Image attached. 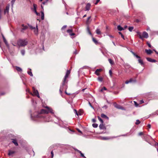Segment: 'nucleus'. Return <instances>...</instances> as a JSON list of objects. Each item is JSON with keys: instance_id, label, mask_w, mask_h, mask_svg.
<instances>
[{"instance_id": "6", "label": "nucleus", "mask_w": 158, "mask_h": 158, "mask_svg": "<svg viewBox=\"0 0 158 158\" xmlns=\"http://www.w3.org/2000/svg\"><path fill=\"white\" fill-rule=\"evenodd\" d=\"M114 106L115 108L118 109H121L123 110H125V109L124 108V107L117 104L116 103H115L114 104Z\"/></svg>"}, {"instance_id": "39", "label": "nucleus", "mask_w": 158, "mask_h": 158, "mask_svg": "<svg viewBox=\"0 0 158 158\" xmlns=\"http://www.w3.org/2000/svg\"><path fill=\"white\" fill-rule=\"evenodd\" d=\"M21 53L23 56H24L25 54V51L24 50H21Z\"/></svg>"}, {"instance_id": "57", "label": "nucleus", "mask_w": 158, "mask_h": 158, "mask_svg": "<svg viewBox=\"0 0 158 158\" xmlns=\"http://www.w3.org/2000/svg\"><path fill=\"white\" fill-rule=\"evenodd\" d=\"M143 102H144V101H143V100H140V104H142Z\"/></svg>"}, {"instance_id": "30", "label": "nucleus", "mask_w": 158, "mask_h": 158, "mask_svg": "<svg viewBox=\"0 0 158 158\" xmlns=\"http://www.w3.org/2000/svg\"><path fill=\"white\" fill-rule=\"evenodd\" d=\"M96 33L98 34H101V31L99 29L97 28L96 31Z\"/></svg>"}, {"instance_id": "3", "label": "nucleus", "mask_w": 158, "mask_h": 158, "mask_svg": "<svg viewBox=\"0 0 158 158\" xmlns=\"http://www.w3.org/2000/svg\"><path fill=\"white\" fill-rule=\"evenodd\" d=\"M64 84H65V82L64 83ZM65 86V93L66 94H67V95H69L70 94V93H68L67 92H66V89H67V86H66L65 85V84H64L63 85V83H62V85H61L60 86V94H62V91H63V88H64V86Z\"/></svg>"}, {"instance_id": "47", "label": "nucleus", "mask_w": 158, "mask_h": 158, "mask_svg": "<svg viewBox=\"0 0 158 158\" xmlns=\"http://www.w3.org/2000/svg\"><path fill=\"white\" fill-rule=\"evenodd\" d=\"M109 74H110V76H112V71H111V70H109Z\"/></svg>"}, {"instance_id": "26", "label": "nucleus", "mask_w": 158, "mask_h": 158, "mask_svg": "<svg viewBox=\"0 0 158 158\" xmlns=\"http://www.w3.org/2000/svg\"><path fill=\"white\" fill-rule=\"evenodd\" d=\"M110 139V138L109 137H102L101 138V139H102V140H107V139Z\"/></svg>"}, {"instance_id": "44", "label": "nucleus", "mask_w": 158, "mask_h": 158, "mask_svg": "<svg viewBox=\"0 0 158 158\" xmlns=\"http://www.w3.org/2000/svg\"><path fill=\"white\" fill-rule=\"evenodd\" d=\"M67 32L70 34L72 32V31L71 29H68L67 30Z\"/></svg>"}, {"instance_id": "55", "label": "nucleus", "mask_w": 158, "mask_h": 158, "mask_svg": "<svg viewBox=\"0 0 158 158\" xmlns=\"http://www.w3.org/2000/svg\"><path fill=\"white\" fill-rule=\"evenodd\" d=\"M143 135V133L142 132H140L139 133V135Z\"/></svg>"}, {"instance_id": "29", "label": "nucleus", "mask_w": 158, "mask_h": 158, "mask_svg": "<svg viewBox=\"0 0 158 158\" xmlns=\"http://www.w3.org/2000/svg\"><path fill=\"white\" fill-rule=\"evenodd\" d=\"M108 61L111 64L113 65L114 64V61L111 59H108Z\"/></svg>"}, {"instance_id": "16", "label": "nucleus", "mask_w": 158, "mask_h": 158, "mask_svg": "<svg viewBox=\"0 0 158 158\" xmlns=\"http://www.w3.org/2000/svg\"><path fill=\"white\" fill-rule=\"evenodd\" d=\"M2 38H3V40L4 42L5 43V44H6V45L7 47L9 48V44H8V43H7V41L6 40V39H5V37L3 35H2Z\"/></svg>"}, {"instance_id": "37", "label": "nucleus", "mask_w": 158, "mask_h": 158, "mask_svg": "<svg viewBox=\"0 0 158 158\" xmlns=\"http://www.w3.org/2000/svg\"><path fill=\"white\" fill-rule=\"evenodd\" d=\"M98 119L101 123H103V121L101 118L99 116H98Z\"/></svg>"}, {"instance_id": "50", "label": "nucleus", "mask_w": 158, "mask_h": 158, "mask_svg": "<svg viewBox=\"0 0 158 158\" xmlns=\"http://www.w3.org/2000/svg\"><path fill=\"white\" fill-rule=\"evenodd\" d=\"M134 102L135 103V105L136 106H138V104L136 102L134 101Z\"/></svg>"}, {"instance_id": "46", "label": "nucleus", "mask_w": 158, "mask_h": 158, "mask_svg": "<svg viewBox=\"0 0 158 158\" xmlns=\"http://www.w3.org/2000/svg\"><path fill=\"white\" fill-rule=\"evenodd\" d=\"M67 26L66 25H64V26L61 28V30H63Z\"/></svg>"}, {"instance_id": "64", "label": "nucleus", "mask_w": 158, "mask_h": 158, "mask_svg": "<svg viewBox=\"0 0 158 158\" xmlns=\"http://www.w3.org/2000/svg\"><path fill=\"white\" fill-rule=\"evenodd\" d=\"M121 37L124 39V36L122 34V35H121Z\"/></svg>"}, {"instance_id": "9", "label": "nucleus", "mask_w": 158, "mask_h": 158, "mask_svg": "<svg viewBox=\"0 0 158 158\" xmlns=\"http://www.w3.org/2000/svg\"><path fill=\"white\" fill-rule=\"evenodd\" d=\"M32 89H33V92L34 94H33L31 93H30V94L31 95H36V94H38V93H39L38 90H37L35 89V88L34 87H33L32 88Z\"/></svg>"}, {"instance_id": "41", "label": "nucleus", "mask_w": 158, "mask_h": 158, "mask_svg": "<svg viewBox=\"0 0 158 158\" xmlns=\"http://www.w3.org/2000/svg\"><path fill=\"white\" fill-rule=\"evenodd\" d=\"M91 17V16H89L87 20H86V22L87 24H88L89 23V19H90Z\"/></svg>"}, {"instance_id": "31", "label": "nucleus", "mask_w": 158, "mask_h": 158, "mask_svg": "<svg viewBox=\"0 0 158 158\" xmlns=\"http://www.w3.org/2000/svg\"><path fill=\"white\" fill-rule=\"evenodd\" d=\"M87 32L89 34H90L91 35H92V34L90 31V30L89 29V27L88 26L87 27Z\"/></svg>"}, {"instance_id": "24", "label": "nucleus", "mask_w": 158, "mask_h": 158, "mask_svg": "<svg viewBox=\"0 0 158 158\" xmlns=\"http://www.w3.org/2000/svg\"><path fill=\"white\" fill-rule=\"evenodd\" d=\"M28 69L30 70V71H27V73L31 76L32 77L33 76V75L32 72H31V69L29 68Z\"/></svg>"}, {"instance_id": "51", "label": "nucleus", "mask_w": 158, "mask_h": 158, "mask_svg": "<svg viewBox=\"0 0 158 158\" xmlns=\"http://www.w3.org/2000/svg\"><path fill=\"white\" fill-rule=\"evenodd\" d=\"M78 52L77 51V50L76 49L75 50V51L74 52V53L75 54H77L78 53Z\"/></svg>"}, {"instance_id": "36", "label": "nucleus", "mask_w": 158, "mask_h": 158, "mask_svg": "<svg viewBox=\"0 0 158 158\" xmlns=\"http://www.w3.org/2000/svg\"><path fill=\"white\" fill-rule=\"evenodd\" d=\"M133 29L134 27H130L128 28V30L130 31H131Z\"/></svg>"}, {"instance_id": "45", "label": "nucleus", "mask_w": 158, "mask_h": 158, "mask_svg": "<svg viewBox=\"0 0 158 158\" xmlns=\"http://www.w3.org/2000/svg\"><path fill=\"white\" fill-rule=\"evenodd\" d=\"M106 90V88L105 87H104L103 88H102L101 89V91L102 92L103 91V90Z\"/></svg>"}, {"instance_id": "15", "label": "nucleus", "mask_w": 158, "mask_h": 158, "mask_svg": "<svg viewBox=\"0 0 158 158\" xmlns=\"http://www.w3.org/2000/svg\"><path fill=\"white\" fill-rule=\"evenodd\" d=\"M146 59L148 61H149L150 62H155L156 61L155 60L152 59L148 57Z\"/></svg>"}, {"instance_id": "43", "label": "nucleus", "mask_w": 158, "mask_h": 158, "mask_svg": "<svg viewBox=\"0 0 158 158\" xmlns=\"http://www.w3.org/2000/svg\"><path fill=\"white\" fill-rule=\"evenodd\" d=\"M147 45H148V46L149 47V48H153L152 47L151 45V44H150V43H149L148 42H147Z\"/></svg>"}, {"instance_id": "13", "label": "nucleus", "mask_w": 158, "mask_h": 158, "mask_svg": "<svg viewBox=\"0 0 158 158\" xmlns=\"http://www.w3.org/2000/svg\"><path fill=\"white\" fill-rule=\"evenodd\" d=\"M90 6V4L89 3H88L86 4L85 7L86 10L88 11L89 10Z\"/></svg>"}, {"instance_id": "7", "label": "nucleus", "mask_w": 158, "mask_h": 158, "mask_svg": "<svg viewBox=\"0 0 158 158\" xmlns=\"http://www.w3.org/2000/svg\"><path fill=\"white\" fill-rule=\"evenodd\" d=\"M10 5L9 4H8L6 7V9L4 10V14L5 15L6 14H8L9 12V7H10Z\"/></svg>"}, {"instance_id": "23", "label": "nucleus", "mask_w": 158, "mask_h": 158, "mask_svg": "<svg viewBox=\"0 0 158 158\" xmlns=\"http://www.w3.org/2000/svg\"><path fill=\"white\" fill-rule=\"evenodd\" d=\"M12 142L15 144V146H17L18 145V143L17 142V140L15 139H13Z\"/></svg>"}, {"instance_id": "58", "label": "nucleus", "mask_w": 158, "mask_h": 158, "mask_svg": "<svg viewBox=\"0 0 158 158\" xmlns=\"http://www.w3.org/2000/svg\"><path fill=\"white\" fill-rule=\"evenodd\" d=\"M70 35L71 36L74 35H75V34L74 33H71L70 34Z\"/></svg>"}, {"instance_id": "2", "label": "nucleus", "mask_w": 158, "mask_h": 158, "mask_svg": "<svg viewBox=\"0 0 158 158\" xmlns=\"http://www.w3.org/2000/svg\"><path fill=\"white\" fill-rule=\"evenodd\" d=\"M28 42L26 40L20 39L17 42V44L19 47H23L27 45Z\"/></svg>"}, {"instance_id": "38", "label": "nucleus", "mask_w": 158, "mask_h": 158, "mask_svg": "<svg viewBox=\"0 0 158 158\" xmlns=\"http://www.w3.org/2000/svg\"><path fill=\"white\" fill-rule=\"evenodd\" d=\"M137 33L138 35H139V38L141 39H142L143 37H142V36L141 35V33H140V32H137Z\"/></svg>"}, {"instance_id": "42", "label": "nucleus", "mask_w": 158, "mask_h": 158, "mask_svg": "<svg viewBox=\"0 0 158 158\" xmlns=\"http://www.w3.org/2000/svg\"><path fill=\"white\" fill-rule=\"evenodd\" d=\"M140 123V122L139 120H136V122H135V123L136 124L138 125V124H139Z\"/></svg>"}, {"instance_id": "5", "label": "nucleus", "mask_w": 158, "mask_h": 158, "mask_svg": "<svg viewBox=\"0 0 158 158\" xmlns=\"http://www.w3.org/2000/svg\"><path fill=\"white\" fill-rule=\"evenodd\" d=\"M70 73V70H68L66 72L65 75L64 76V78L63 80V85L64 84V83L65 82L66 79L67 78L69 75Z\"/></svg>"}, {"instance_id": "32", "label": "nucleus", "mask_w": 158, "mask_h": 158, "mask_svg": "<svg viewBox=\"0 0 158 158\" xmlns=\"http://www.w3.org/2000/svg\"><path fill=\"white\" fill-rule=\"evenodd\" d=\"M98 80L100 82H102L103 80V78L101 77H99L98 78Z\"/></svg>"}, {"instance_id": "40", "label": "nucleus", "mask_w": 158, "mask_h": 158, "mask_svg": "<svg viewBox=\"0 0 158 158\" xmlns=\"http://www.w3.org/2000/svg\"><path fill=\"white\" fill-rule=\"evenodd\" d=\"M92 126L94 128H97L98 126V124L97 123H94L93 124Z\"/></svg>"}, {"instance_id": "12", "label": "nucleus", "mask_w": 158, "mask_h": 158, "mask_svg": "<svg viewBox=\"0 0 158 158\" xmlns=\"http://www.w3.org/2000/svg\"><path fill=\"white\" fill-rule=\"evenodd\" d=\"M143 38H147L148 37V33L146 31H144L143 33V35L142 36Z\"/></svg>"}, {"instance_id": "22", "label": "nucleus", "mask_w": 158, "mask_h": 158, "mask_svg": "<svg viewBox=\"0 0 158 158\" xmlns=\"http://www.w3.org/2000/svg\"><path fill=\"white\" fill-rule=\"evenodd\" d=\"M138 59H139L138 60V61L139 63H140L141 65L143 66V65L144 63L143 62V60L140 59V58Z\"/></svg>"}, {"instance_id": "27", "label": "nucleus", "mask_w": 158, "mask_h": 158, "mask_svg": "<svg viewBox=\"0 0 158 158\" xmlns=\"http://www.w3.org/2000/svg\"><path fill=\"white\" fill-rule=\"evenodd\" d=\"M36 27H37V25H36ZM34 32L35 33L36 35L37 34L38 31V28H35V27H34Z\"/></svg>"}, {"instance_id": "52", "label": "nucleus", "mask_w": 158, "mask_h": 158, "mask_svg": "<svg viewBox=\"0 0 158 158\" xmlns=\"http://www.w3.org/2000/svg\"><path fill=\"white\" fill-rule=\"evenodd\" d=\"M92 122H93L94 123V122H96V119L95 118H93L92 119Z\"/></svg>"}, {"instance_id": "1", "label": "nucleus", "mask_w": 158, "mask_h": 158, "mask_svg": "<svg viewBox=\"0 0 158 158\" xmlns=\"http://www.w3.org/2000/svg\"><path fill=\"white\" fill-rule=\"evenodd\" d=\"M46 109H42L38 113H36L35 114L33 115L31 114V118L33 120H36L35 118H41L43 119L45 122H49L52 120L50 116L48 114L49 113L54 114V112L52 108L46 106L45 107Z\"/></svg>"}, {"instance_id": "49", "label": "nucleus", "mask_w": 158, "mask_h": 158, "mask_svg": "<svg viewBox=\"0 0 158 158\" xmlns=\"http://www.w3.org/2000/svg\"><path fill=\"white\" fill-rule=\"evenodd\" d=\"M15 0H12L11 1V4L12 6H13L14 3L15 2Z\"/></svg>"}, {"instance_id": "28", "label": "nucleus", "mask_w": 158, "mask_h": 158, "mask_svg": "<svg viewBox=\"0 0 158 158\" xmlns=\"http://www.w3.org/2000/svg\"><path fill=\"white\" fill-rule=\"evenodd\" d=\"M16 69L18 72H21L22 71V69L19 67L18 66L16 67Z\"/></svg>"}, {"instance_id": "11", "label": "nucleus", "mask_w": 158, "mask_h": 158, "mask_svg": "<svg viewBox=\"0 0 158 158\" xmlns=\"http://www.w3.org/2000/svg\"><path fill=\"white\" fill-rule=\"evenodd\" d=\"M136 82V81L135 80H133L131 78L130 79V80L129 81H127L125 82V83L126 84H128L129 83L133 82L135 83Z\"/></svg>"}, {"instance_id": "48", "label": "nucleus", "mask_w": 158, "mask_h": 158, "mask_svg": "<svg viewBox=\"0 0 158 158\" xmlns=\"http://www.w3.org/2000/svg\"><path fill=\"white\" fill-rule=\"evenodd\" d=\"M51 156H52V158L53 157L54 154H53V152L52 151H51Z\"/></svg>"}, {"instance_id": "10", "label": "nucleus", "mask_w": 158, "mask_h": 158, "mask_svg": "<svg viewBox=\"0 0 158 158\" xmlns=\"http://www.w3.org/2000/svg\"><path fill=\"white\" fill-rule=\"evenodd\" d=\"M73 148L77 152H79V153H80L81 154V156H82V157L84 158H86L84 155L82 153V152H81V151H80V150H78L77 149L75 148Z\"/></svg>"}, {"instance_id": "20", "label": "nucleus", "mask_w": 158, "mask_h": 158, "mask_svg": "<svg viewBox=\"0 0 158 158\" xmlns=\"http://www.w3.org/2000/svg\"><path fill=\"white\" fill-rule=\"evenodd\" d=\"M99 127L100 129H104L105 128V126L103 123H101L100 124Z\"/></svg>"}, {"instance_id": "25", "label": "nucleus", "mask_w": 158, "mask_h": 158, "mask_svg": "<svg viewBox=\"0 0 158 158\" xmlns=\"http://www.w3.org/2000/svg\"><path fill=\"white\" fill-rule=\"evenodd\" d=\"M41 19L42 20H43L44 19V14L43 11H41Z\"/></svg>"}, {"instance_id": "17", "label": "nucleus", "mask_w": 158, "mask_h": 158, "mask_svg": "<svg viewBox=\"0 0 158 158\" xmlns=\"http://www.w3.org/2000/svg\"><path fill=\"white\" fill-rule=\"evenodd\" d=\"M145 52L148 54H150L152 53V51L150 49L147 50L146 49Z\"/></svg>"}, {"instance_id": "18", "label": "nucleus", "mask_w": 158, "mask_h": 158, "mask_svg": "<svg viewBox=\"0 0 158 158\" xmlns=\"http://www.w3.org/2000/svg\"><path fill=\"white\" fill-rule=\"evenodd\" d=\"M101 117L103 118H105L107 120L109 119V118L106 116V115L103 114H101Z\"/></svg>"}, {"instance_id": "62", "label": "nucleus", "mask_w": 158, "mask_h": 158, "mask_svg": "<svg viewBox=\"0 0 158 158\" xmlns=\"http://www.w3.org/2000/svg\"><path fill=\"white\" fill-rule=\"evenodd\" d=\"M148 127L149 128H151V126L150 124H148Z\"/></svg>"}, {"instance_id": "59", "label": "nucleus", "mask_w": 158, "mask_h": 158, "mask_svg": "<svg viewBox=\"0 0 158 158\" xmlns=\"http://www.w3.org/2000/svg\"><path fill=\"white\" fill-rule=\"evenodd\" d=\"M77 130L79 132L82 133V132L79 129H77Z\"/></svg>"}, {"instance_id": "14", "label": "nucleus", "mask_w": 158, "mask_h": 158, "mask_svg": "<svg viewBox=\"0 0 158 158\" xmlns=\"http://www.w3.org/2000/svg\"><path fill=\"white\" fill-rule=\"evenodd\" d=\"M22 26L23 27L21 29V32H23V31L26 29L28 28L27 26H25L24 24H23L22 25Z\"/></svg>"}, {"instance_id": "35", "label": "nucleus", "mask_w": 158, "mask_h": 158, "mask_svg": "<svg viewBox=\"0 0 158 158\" xmlns=\"http://www.w3.org/2000/svg\"><path fill=\"white\" fill-rule=\"evenodd\" d=\"M133 55L137 58H140V57L137 55L135 53H133Z\"/></svg>"}, {"instance_id": "61", "label": "nucleus", "mask_w": 158, "mask_h": 158, "mask_svg": "<svg viewBox=\"0 0 158 158\" xmlns=\"http://www.w3.org/2000/svg\"><path fill=\"white\" fill-rule=\"evenodd\" d=\"M36 96L38 98H40V95H39V94L38 93V94H36Z\"/></svg>"}, {"instance_id": "60", "label": "nucleus", "mask_w": 158, "mask_h": 158, "mask_svg": "<svg viewBox=\"0 0 158 158\" xmlns=\"http://www.w3.org/2000/svg\"><path fill=\"white\" fill-rule=\"evenodd\" d=\"M74 111H75V113L76 114L78 115V113H77V110H74Z\"/></svg>"}, {"instance_id": "4", "label": "nucleus", "mask_w": 158, "mask_h": 158, "mask_svg": "<svg viewBox=\"0 0 158 158\" xmlns=\"http://www.w3.org/2000/svg\"><path fill=\"white\" fill-rule=\"evenodd\" d=\"M37 8V6L36 5L34 4L33 5V8H31V10L33 12H34L35 14L37 16H40V13H38L36 11V8Z\"/></svg>"}, {"instance_id": "54", "label": "nucleus", "mask_w": 158, "mask_h": 158, "mask_svg": "<svg viewBox=\"0 0 158 158\" xmlns=\"http://www.w3.org/2000/svg\"><path fill=\"white\" fill-rule=\"evenodd\" d=\"M89 105H90V106H91L92 108H94L92 106V105H91V103H90L89 102Z\"/></svg>"}, {"instance_id": "8", "label": "nucleus", "mask_w": 158, "mask_h": 158, "mask_svg": "<svg viewBox=\"0 0 158 158\" xmlns=\"http://www.w3.org/2000/svg\"><path fill=\"white\" fill-rule=\"evenodd\" d=\"M8 152V155L12 156H13V155L15 153V151L11 150H9Z\"/></svg>"}, {"instance_id": "53", "label": "nucleus", "mask_w": 158, "mask_h": 158, "mask_svg": "<svg viewBox=\"0 0 158 158\" xmlns=\"http://www.w3.org/2000/svg\"><path fill=\"white\" fill-rule=\"evenodd\" d=\"M5 94V93L4 92H2L0 94V95L1 96V95H3Z\"/></svg>"}, {"instance_id": "19", "label": "nucleus", "mask_w": 158, "mask_h": 158, "mask_svg": "<svg viewBox=\"0 0 158 158\" xmlns=\"http://www.w3.org/2000/svg\"><path fill=\"white\" fill-rule=\"evenodd\" d=\"M101 69H97L95 72V73L97 75H99V74L98 73L99 72H100L102 71Z\"/></svg>"}, {"instance_id": "34", "label": "nucleus", "mask_w": 158, "mask_h": 158, "mask_svg": "<svg viewBox=\"0 0 158 158\" xmlns=\"http://www.w3.org/2000/svg\"><path fill=\"white\" fill-rule=\"evenodd\" d=\"M133 55L137 58H140V57L137 55L135 53H133Z\"/></svg>"}, {"instance_id": "33", "label": "nucleus", "mask_w": 158, "mask_h": 158, "mask_svg": "<svg viewBox=\"0 0 158 158\" xmlns=\"http://www.w3.org/2000/svg\"><path fill=\"white\" fill-rule=\"evenodd\" d=\"M92 40L94 42L95 44H97L98 43V41L94 37H92Z\"/></svg>"}, {"instance_id": "21", "label": "nucleus", "mask_w": 158, "mask_h": 158, "mask_svg": "<svg viewBox=\"0 0 158 158\" xmlns=\"http://www.w3.org/2000/svg\"><path fill=\"white\" fill-rule=\"evenodd\" d=\"M117 29L118 31H121L123 30H124L123 28L120 25H119L117 26Z\"/></svg>"}, {"instance_id": "63", "label": "nucleus", "mask_w": 158, "mask_h": 158, "mask_svg": "<svg viewBox=\"0 0 158 158\" xmlns=\"http://www.w3.org/2000/svg\"><path fill=\"white\" fill-rule=\"evenodd\" d=\"M109 36L110 38H114V36L112 35H109Z\"/></svg>"}, {"instance_id": "56", "label": "nucleus", "mask_w": 158, "mask_h": 158, "mask_svg": "<svg viewBox=\"0 0 158 158\" xmlns=\"http://www.w3.org/2000/svg\"><path fill=\"white\" fill-rule=\"evenodd\" d=\"M100 1V0H97L96 2L95 3V4H97Z\"/></svg>"}]
</instances>
